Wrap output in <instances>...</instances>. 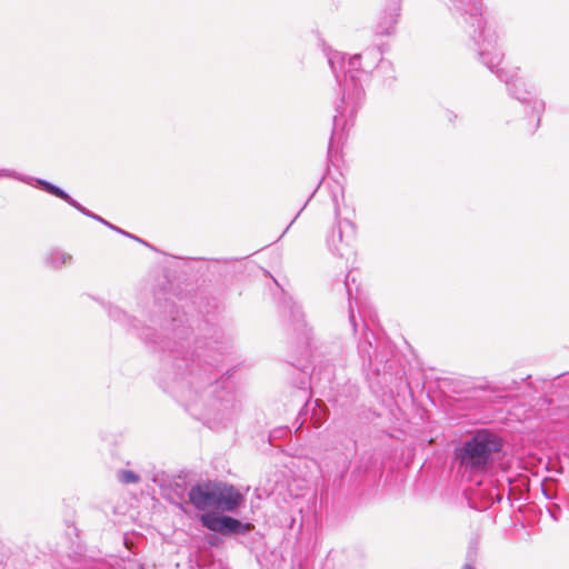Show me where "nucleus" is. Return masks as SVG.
I'll use <instances>...</instances> for the list:
<instances>
[{
    "label": "nucleus",
    "instance_id": "f257e3e1",
    "mask_svg": "<svg viewBox=\"0 0 569 569\" xmlns=\"http://www.w3.org/2000/svg\"><path fill=\"white\" fill-rule=\"evenodd\" d=\"M111 320L127 329L137 331L146 343L159 346L164 352L159 372L160 387L171 393L191 415L209 419L211 416L220 421L229 419L240 409L232 382L229 377L220 376L218 369L222 351L217 341L202 343L197 340L189 350V326L173 303H166L163 319L151 318L152 323L160 325L166 335L163 340L153 338L154 329L147 326L139 329L137 319L110 303H102Z\"/></svg>",
    "mask_w": 569,
    "mask_h": 569
},
{
    "label": "nucleus",
    "instance_id": "f03ea898",
    "mask_svg": "<svg viewBox=\"0 0 569 569\" xmlns=\"http://www.w3.org/2000/svg\"><path fill=\"white\" fill-rule=\"evenodd\" d=\"M455 9L460 12L470 26L469 36L476 46L480 61L506 83L511 97L523 103H532V117L536 130L540 123V116L545 103L532 99V92L527 89L525 80L519 76V68L501 67L503 53L498 48L497 31L487 24L482 17L480 0H452Z\"/></svg>",
    "mask_w": 569,
    "mask_h": 569
},
{
    "label": "nucleus",
    "instance_id": "7ed1b4c3",
    "mask_svg": "<svg viewBox=\"0 0 569 569\" xmlns=\"http://www.w3.org/2000/svg\"><path fill=\"white\" fill-rule=\"evenodd\" d=\"M373 60L372 56L366 57V51L348 57L341 51H329L328 63L335 74L341 93L340 102L336 106L333 117L332 137L339 126H346L351 120L365 99V91L359 81L360 70H370L367 64Z\"/></svg>",
    "mask_w": 569,
    "mask_h": 569
},
{
    "label": "nucleus",
    "instance_id": "20e7f679",
    "mask_svg": "<svg viewBox=\"0 0 569 569\" xmlns=\"http://www.w3.org/2000/svg\"><path fill=\"white\" fill-rule=\"evenodd\" d=\"M289 317L293 329L303 335L309 348L308 358L312 363L309 380L312 385L322 389H333L337 366L345 362V351L340 343L316 345L307 330L305 315L299 303L291 301L288 306Z\"/></svg>",
    "mask_w": 569,
    "mask_h": 569
},
{
    "label": "nucleus",
    "instance_id": "39448f33",
    "mask_svg": "<svg viewBox=\"0 0 569 569\" xmlns=\"http://www.w3.org/2000/svg\"><path fill=\"white\" fill-rule=\"evenodd\" d=\"M503 440L488 429L477 430L453 451L458 470L468 477L493 470L502 458Z\"/></svg>",
    "mask_w": 569,
    "mask_h": 569
},
{
    "label": "nucleus",
    "instance_id": "423d86ee",
    "mask_svg": "<svg viewBox=\"0 0 569 569\" xmlns=\"http://www.w3.org/2000/svg\"><path fill=\"white\" fill-rule=\"evenodd\" d=\"M323 187L330 194L336 220L327 233L326 246L331 254L348 259L355 251L357 229L351 220L340 218V202L345 198L343 186L339 181H327Z\"/></svg>",
    "mask_w": 569,
    "mask_h": 569
},
{
    "label": "nucleus",
    "instance_id": "0eeeda50",
    "mask_svg": "<svg viewBox=\"0 0 569 569\" xmlns=\"http://www.w3.org/2000/svg\"><path fill=\"white\" fill-rule=\"evenodd\" d=\"M186 473L167 475L157 473L153 482L160 488L162 497L179 509L186 511L188 506V491L190 489Z\"/></svg>",
    "mask_w": 569,
    "mask_h": 569
},
{
    "label": "nucleus",
    "instance_id": "6e6552de",
    "mask_svg": "<svg viewBox=\"0 0 569 569\" xmlns=\"http://www.w3.org/2000/svg\"><path fill=\"white\" fill-rule=\"evenodd\" d=\"M200 522L210 531L219 532L224 536L244 535L249 532L253 526L250 522H242L227 515H214L211 512L202 513Z\"/></svg>",
    "mask_w": 569,
    "mask_h": 569
},
{
    "label": "nucleus",
    "instance_id": "1a4fd4ad",
    "mask_svg": "<svg viewBox=\"0 0 569 569\" xmlns=\"http://www.w3.org/2000/svg\"><path fill=\"white\" fill-rule=\"evenodd\" d=\"M188 505H192L199 511L216 508V481H202L190 486L188 491Z\"/></svg>",
    "mask_w": 569,
    "mask_h": 569
},
{
    "label": "nucleus",
    "instance_id": "9d476101",
    "mask_svg": "<svg viewBox=\"0 0 569 569\" xmlns=\"http://www.w3.org/2000/svg\"><path fill=\"white\" fill-rule=\"evenodd\" d=\"M21 179L24 181V183L36 186L39 189L46 191L47 193L52 194V196L66 201L71 207H73L79 212H81L82 214H84L93 220L98 219V214L88 210L86 207H83L81 203H79L77 200H74L71 196H69L64 190H62L60 187H58L44 179H40V178L24 177Z\"/></svg>",
    "mask_w": 569,
    "mask_h": 569
},
{
    "label": "nucleus",
    "instance_id": "9b49d317",
    "mask_svg": "<svg viewBox=\"0 0 569 569\" xmlns=\"http://www.w3.org/2000/svg\"><path fill=\"white\" fill-rule=\"evenodd\" d=\"M377 338L372 331L369 330L368 326L362 323V335L358 341L357 350L358 355L362 362L363 369H371L373 365V359L383 361V358L379 359L377 353Z\"/></svg>",
    "mask_w": 569,
    "mask_h": 569
},
{
    "label": "nucleus",
    "instance_id": "f8f14e48",
    "mask_svg": "<svg viewBox=\"0 0 569 569\" xmlns=\"http://www.w3.org/2000/svg\"><path fill=\"white\" fill-rule=\"evenodd\" d=\"M243 496L232 485L216 481V508L232 512L240 507Z\"/></svg>",
    "mask_w": 569,
    "mask_h": 569
},
{
    "label": "nucleus",
    "instance_id": "ddd939ff",
    "mask_svg": "<svg viewBox=\"0 0 569 569\" xmlns=\"http://www.w3.org/2000/svg\"><path fill=\"white\" fill-rule=\"evenodd\" d=\"M74 263L73 256L59 247L48 249L43 256V264L52 271H61L63 268Z\"/></svg>",
    "mask_w": 569,
    "mask_h": 569
},
{
    "label": "nucleus",
    "instance_id": "4468645a",
    "mask_svg": "<svg viewBox=\"0 0 569 569\" xmlns=\"http://www.w3.org/2000/svg\"><path fill=\"white\" fill-rule=\"evenodd\" d=\"M400 17V7L395 3L388 10H385L375 28V33L378 36H391L396 32V24Z\"/></svg>",
    "mask_w": 569,
    "mask_h": 569
},
{
    "label": "nucleus",
    "instance_id": "2eb2a0df",
    "mask_svg": "<svg viewBox=\"0 0 569 569\" xmlns=\"http://www.w3.org/2000/svg\"><path fill=\"white\" fill-rule=\"evenodd\" d=\"M368 56H372L373 58L372 62L367 64L369 69L378 68L385 73H387L389 70H392V63L389 60H385L382 58V52L379 47L367 49L366 57Z\"/></svg>",
    "mask_w": 569,
    "mask_h": 569
},
{
    "label": "nucleus",
    "instance_id": "dca6fc26",
    "mask_svg": "<svg viewBox=\"0 0 569 569\" xmlns=\"http://www.w3.org/2000/svg\"><path fill=\"white\" fill-rule=\"evenodd\" d=\"M117 479L122 485L138 483L140 476L132 470L121 469L117 472Z\"/></svg>",
    "mask_w": 569,
    "mask_h": 569
},
{
    "label": "nucleus",
    "instance_id": "f3484780",
    "mask_svg": "<svg viewBox=\"0 0 569 569\" xmlns=\"http://www.w3.org/2000/svg\"><path fill=\"white\" fill-rule=\"evenodd\" d=\"M345 287H346V290H347V293H348V297H349V301L351 302V299L353 297H352V290H351V287H350V276L349 274L346 277ZM349 323H350V326L352 328L353 333H357L358 322H357L356 315L353 312V309H352L351 305L349 306Z\"/></svg>",
    "mask_w": 569,
    "mask_h": 569
},
{
    "label": "nucleus",
    "instance_id": "a211bd4d",
    "mask_svg": "<svg viewBox=\"0 0 569 569\" xmlns=\"http://www.w3.org/2000/svg\"><path fill=\"white\" fill-rule=\"evenodd\" d=\"M0 177H11V178H14V179H18V180L24 182L21 178H24L26 176H21V174L17 173L16 171L0 169Z\"/></svg>",
    "mask_w": 569,
    "mask_h": 569
},
{
    "label": "nucleus",
    "instance_id": "6ab92c4d",
    "mask_svg": "<svg viewBox=\"0 0 569 569\" xmlns=\"http://www.w3.org/2000/svg\"><path fill=\"white\" fill-rule=\"evenodd\" d=\"M97 221L101 222L102 224L118 231V232H121L123 234H128L127 232L122 231L121 229L114 227L113 224H111L110 222H108L107 220H104L103 218H101L100 216H98V219H96Z\"/></svg>",
    "mask_w": 569,
    "mask_h": 569
},
{
    "label": "nucleus",
    "instance_id": "aec40b11",
    "mask_svg": "<svg viewBox=\"0 0 569 569\" xmlns=\"http://www.w3.org/2000/svg\"><path fill=\"white\" fill-rule=\"evenodd\" d=\"M542 492H543L546 498H548V499H552L553 498V495L549 491L548 488H542Z\"/></svg>",
    "mask_w": 569,
    "mask_h": 569
},
{
    "label": "nucleus",
    "instance_id": "412c9836",
    "mask_svg": "<svg viewBox=\"0 0 569 569\" xmlns=\"http://www.w3.org/2000/svg\"><path fill=\"white\" fill-rule=\"evenodd\" d=\"M462 569H475L470 563L463 565Z\"/></svg>",
    "mask_w": 569,
    "mask_h": 569
},
{
    "label": "nucleus",
    "instance_id": "4be33fe9",
    "mask_svg": "<svg viewBox=\"0 0 569 569\" xmlns=\"http://www.w3.org/2000/svg\"><path fill=\"white\" fill-rule=\"evenodd\" d=\"M308 369H309V366H303V367L301 368V370H302V371H303V373H306V375L309 372V371H308Z\"/></svg>",
    "mask_w": 569,
    "mask_h": 569
},
{
    "label": "nucleus",
    "instance_id": "5701e85b",
    "mask_svg": "<svg viewBox=\"0 0 569 569\" xmlns=\"http://www.w3.org/2000/svg\"><path fill=\"white\" fill-rule=\"evenodd\" d=\"M138 569H144L143 566H139Z\"/></svg>",
    "mask_w": 569,
    "mask_h": 569
}]
</instances>
